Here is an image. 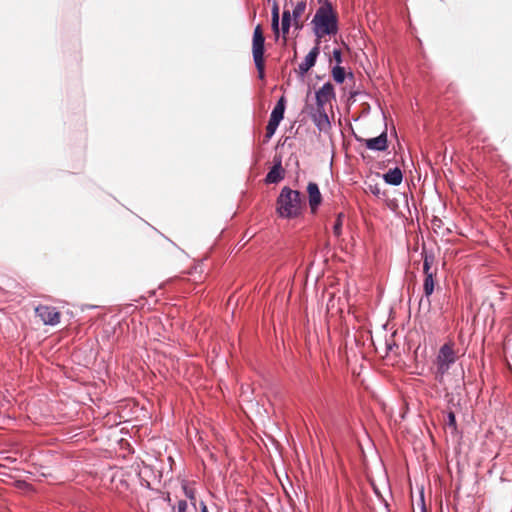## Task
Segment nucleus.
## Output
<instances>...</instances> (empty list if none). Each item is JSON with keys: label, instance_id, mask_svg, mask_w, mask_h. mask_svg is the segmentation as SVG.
<instances>
[{"label": "nucleus", "instance_id": "1", "mask_svg": "<svg viewBox=\"0 0 512 512\" xmlns=\"http://www.w3.org/2000/svg\"><path fill=\"white\" fill-rule=\"evenodd\" d=\"M316 43L326 36H334L338 33V13L331 3H324L316 10L311 21Z\"/></svg>", "mask_w": 512, "mask_h": 512}, {"label": "nucleus", "instance_id": "2", "mask_svg": "<svg viewBox=\"0 0 512 512\" xmlns=\"http://www.w3.org/2000/svg\"><path fill=\"white\" fill-rule=\"evenodd\" d=\"M303 201L301 193L287 186L281 189L276 201V212L279 217L292 219L301 214Z\"/></svg>", "mask_w": 512, "mask_h": 512}, {"label": "nucleus", "instance_id": "3", "mask_svg": "<svg viewBox=\"0 0 512 512\" xmlns=\"http://www.w3.org/2000/svg\"><path fill=\"white\" fill-rule=\"evenodd\" d=\"M454 346L455 344L452 341L445 343L439 349L438 355L434 361L433 373L435 379L441 385H446L450 375L449 371L456 362L457 355Z\"/></svg>", "mask_w": 512, "mask_h": 512}, {"label": "nucleus", "instance_id": "4", "mask_svg": "<svg viewBox=\"0 0 512 512\" xmlns=\"http://www.w3.org/2000/svg\"><path fill=\"white\" fill-rule=\"evenodd\" d=\"M264 43L265 38L261 25H257L254 29L252 40V53L255 66L260 79L264 78Z\"/></svg>", "mask_w": 512, "mask_h": 512}, {"label": "nucleus", "instance_id": "5", "mask_svg": "<svg viewBox=\"0 0 512 512\" xmlns=\"http://www.w3.org/2000/svg\"><path fill=\"white\" fill-rule=\"evenodd\" d=\"M284 111H285V98L282 96L278 100L275 107L273 108L271 115H270V119L266 126L265 137L267 140H269L276 132L277 127L279 126V123L284 118Z\"/></svg>", "mask_w": 512, "mask_h": 512}, {"label": "nucleus", "instance_id": "6", "mask_svg": "<svg viewBox=\"0 0 512 512\" xmlns=\"http://www.w3.org/2000/svg\"><path fill=\"white\" fill-rule=\"evenodd\" d=\"M355 139L363 143L367 149L373 151H385L388 148L387 132L384 130L379 136L364 138L355 134Z\"/></svg>", "mask_w": 512, "mask_h": 512}, {"label": "nucleus", "instance_id": "7", "mask_svg": "<svg viewBox=\"0 0 512 512\" xmlns=\"http://www.w3.org/2000/svg\"><path fill=\"white\" fill-rule=\"evenodd\" d=\"M35 313L45 325H56L60 322L61 314L55 307L39 305L35 308Z\"/></svg>", "mask_w": 512, "mask_h": 512}, {"label": "nucleus", "instance_id": "8", "mask_svg": "<svg viewBox=\"0 0 512 512\" xmlns=\"http://www.w3.org/2000/svg\"><path fill=\"white\" fill-rule=\"evenodd\" d=\"M290 4L293 6L291 13L293 25L296 30H302L305 22V19L302 17L307 7L306 0H297L295 3L293 0H290Z\"/></svg>", "mask_w": 512, "mask_h": 512}, {"label": "nucleus", "instance_id": "9", "mask_svg": "<svg viewBox=\"0 0 512 512\" xmlns=\"http://www.w3.org/2000/svg\"><path fill=\"white\" fill-rule=\"evenodd\" d=\"M335 98L334 87L328 82L325 83L317 92H316V106L317 109L325 108V105L330 103Z\"/></svg>", "mask_w": 512, "mask_h": 512}, {"label": "nucleus", "instance_id": "10", "mask_svg": "<svg viewBox=\"0 0 512 512\" xmlns=\"http://www.w3.org/2000/svg\"><path fill=\"white\" fill-rule=\"evenodd\" d=\"M320 53L319 44L316 43L310 52L306 55L304 61L299 64V72L303 75L306 74L316 63V59Z\"/></svg>", "mask_w": 512, "mask_h": 512}, {"label": "nucleus", "instance_id": "11", "mask_svg": "<svg viewBox=\"0 0 512 512\" xmlns=\"http://www.w3.org/2000/svg\"><path fill=\"white\" fill-rule=\"evenodd\" d=\"M309 205L312 212H315L322 202V196L318 185L315 182H309L307 186Z\"/></svg>", "mask_w": 512, "mask_h": 512}, {"label": "nucleus", "instance_id": "12", "mask_svg": "<svg viewBox=\"0 0 512 512\" xmlns=\"http://www.w3.org/2000/svg\"><path fill=\"white\" fill-rule=\"evenodd\" d=\"M285 176V171L282 167L281 160H276L273 167L267 173L265 182L272 184L280 182Z\"/></svg>", "mask_w": 512, "mask_h": 512}, {"label": "nucleus", "instance_id": "13", "mask_svg": "<svg viewBox=\"0 0 512 512\" xmlns=\"http://www.w3.org/2000/svg\"><path fill=\"white\" fill-rule=\"evenodd\" d=\"M383 179L387 184L399 185L402 182L403 175L399 168L390 169L383 175Z\"/></svg>", "mask_w": 512, "mask_h": 512}, {"label": "nucleus", "instance_id": "14", "mask_svg": "<svg viewBox=\"0 0 512 512\" xmlns=\"http://www.w3.org/2000/svg\"><path fill=\"white\" fill-rule=\"evenodd\" d=\"M434 274L425 275L423 289L426 297H429L434 291Z\"/></svg>", "mask_w": 512, "mask_h": 512}, {"label": "nucleus", "instance_id": "15", "mask_svg": "<svg viewBox=\"0 0 512 512\" xmlns=\"http://www.w3.org/2000/svg\"><path fill=\"white\" fill-rule=\"evenodd\" d=\"M291 12L290 10L285 9L282 14V32L286 35L289 32L291 26ZM284 40H286V36H284Z\"/></svg>", "mask_w": 512, "mask_h": 512}, {"label": "nucleus", "instance_id": "16", "mask_svg": "<svg viewBox=\"0 0 512 512\" xmlns=\"http://www.w3.org/2000/svg\"><path fill=\"white\" fill-rule=\"evenodd\" d=\"M318 113V119L316 120V124L320 129L325 128L326 126H329V119L327 116V113L325 111V108L317 109Z\"/></svg>", "mask_w": 512, "mask_h": 512}, {"label": "nucleus", "instance_id": "17", "mask_svg": "<svg viewBox=\"0 0 512 512\" xmlns=\"http://www.w3.org/2000/svg\"><path fill=\"white\" fill-rule=\"evenodd\" d=\"M344 215L339 213L333 225V233L336 237H340L342 234V225H343Z\"/></svg>", "mask_w": 512, "mask_h": 512}, {"label": "nucleus", "instance_id": "18", "mask_svg": "<svg viewBox=\"0 0 512 512\" xmlns=\"http://www.w3.org/2000/svg\"><path fill=\"white\" fill-rule=\"evenodd\" d=\"M332 75L337 83H342L345 79V70L341 66H336L332 70Z\"/></svg>", "mask_w": 512, "mask_h": 512}, {"label": "nucleus", "instance_id": "19", "mask_svg": "<svg viewBox=\"0 0 512 512\" xmlns=\"http://www.w3.org/2000/svg\"><path fill=\"white\" fill-rule=\"evenodd\" d=\"M434 258L432 256L425 255L423 262V272L425 275L434 274L430 269Z\"/></svg>", "mask_w": 512, "mask_h": 512}, {"label": "nucleus", "instance_id": "20", "mask_svg": "<svg viewBox=\"0 0 512 512\" xmlns=\"http://www.w3.org/2000/svg\"><path fill=\"white\" fill-rule=\"evenodd\" d=\"M368 189L373 195L377 197L382 195L381 187L379 184H369Z\"/></svg>", "mask_w": 512, "mask_h": 512}, {"label": "nucleus", "instance_id": "21", "mask_svg": "<svg viewBox=\"0 0 512 512\" xmlns=\"http://www.w3.org/2000/svg\"><path fill=\"white\" fill-rule=\"evenodd\" d=\"M184 494L186 497H188L191 500L195 499V491L192 488L187 487L186 485L183 486Z\"/></svg>", "mask_w": 512, "mask_h": 512}, {"label": "nucleus", "instance_id": "22", "mask_svg": "<svg viewBox=\"0 0 512 512\" xmlns=\"http://www.w3.org/2000/svg\"><path fill=\"white\" fill-rule=\"evenodd\" d=\"M333 59L338 63L340 64L342 62V52L340 49H334L333 50Z\"/></svg>", "mask_w": 512, "mask_h": 512}, {"label": "nucleus", "instance_id": "23", "mask_svg": "<svg viewBox=\"0 0 512 512\" xmlns=\"http://www.w3.org/2000/svg\"><path fill=\"white\" fill-rule=\"evenodd\" d=\"M448 425L450 427L456 428V418L453 412L448 414Z\"/></svg>", "mask_w": 512, "mask_h": 512}, {"label": "nucleus", "instance_id": "24", "mask_svg": "<svg viewBox=\"0 0 512 512\" xmlns=\"http://www.w3.org/2000/svg\"><path fill=\"white\" fill-rule=\"evenodd\" d=\"M178 512H186L187 510V502L185 500H180L177 505Z\"/></svg>", "mask_w": 512, "mask_h": 512}, {"label": "nucleus", "instance_id": "25", "mask_svg": "<svg viewBox=\"0 0 512 512\" xmlns=\"http://www.w3.org/2000/svg\"><path fill=\"white\" fill-rule=\"evenodd\" d=\"M272 19H279V8L278 5L275 3L272 8Z\"/></svg>", "mask_w": 512, "mask_h": 512}, {"label": "nucleus", "instance_id": "26", "mask_svg": "<svg viewBox=\"0 0 512 512\" xmlns=\"http://www.w3.org/2000/svg\"><path fill=\"white\" fill-rule=\"evenodd\" d=\"M272 29L276 34L279 33V19H272Z\"/></svg>", "mask_w": 512, "mask_h": 512}, {"label": "nucleus", "instance_id": "27", "mask_svg": "<svg viewBox=\"0 0 512 512\" xmlns=\"http://www.w3.org/2000/svg\"><path fill=\"white\" fill-rule=\"evenodd\" d=\"M200 512H208V508L204 502L200 503Z\"/></svg>", "mask_w": 512, "mask_h": 512}, {"label": "nucleus", "instance_id": "28", "mask_svg": "<svg viewBox=\"0 0 512 512\" xmlns=\"http://www.w3.org/2000/svg\"><path fill=\"white\" fill-rule=\"evenodd\" d=\"M320 5H323L324 3H330L328 0H318Z\"/></svg>", "mask_w": 512, "mask_h": 512}]
</instances>
